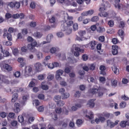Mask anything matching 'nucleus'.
<instances>
[{
    "instance_id": "obj_1",
    "label": "nucleus",
    "mask_w": 129,
    "mask_h": 129,
    "mask_svg": "<svg viewBox=\"0 0 129 129\" xmlns=\"http://www.w3.org/2000/svg\"><path fill=\"white\" fill-rule=\"evenodd\" d=\"M110 7V5L108 2H105L101 4L100 7L99 9V11L100 12L103 11L106 9V7Z\"/></svg>"
},
{
    "instance_id": "obj_2",
    "label": "nucleus",
    "mask_w": 129,
    "mask_h": 129,
    "mask_svg": "<svg viewBox=\"0 0 129 129\" xmlns=\"http://www.w3.org/2000/svg\"><path fill=\"white\" fill-rule=\"evenodd\" d=\"M63 73V71L61 70H59L57 71L55 77L57 80H60L61 79V78L60 77V76L62 75Z\"/></svg>"
},
{
    "instance_id": "obj_3",
    "label": "nucleus",
    "mask_w": 129,
    "mask_h": 129,
    "mask_svg": "<svg viewBox=\"0 0 129 129\" xmlns=\"http://www.w3.org/2000/svg\"><path fill=\"white\" fill-rule=\"evenodd\" d=\"M118 46L116 45L112 46V52L113 55H116L118 54Z\"/></svg>"
},
{
    "instance_id": "obj_4",
    "label": "nucleus",
    "mask_w": 129,
    "mask_h": 129,
    "mask_svg": "<svg viewBox=\"0 0 129 129\" xmlns=\"http://www.w3.org/2000/svg\"><path fill=\"white\" fill-rule=\"evenodd\" d=\"M73 24V22L72 21H67L65 22L62 24V27L63 29L64 30V27L65 25H67L68 27L71 26Z\"/></svg>"
},
{
    "instance_id": "obj_5",
    "label": "nucleus",
    "mask_w": 129,
    "mask_h": 129,
    "mask_svg": "<svg viewBox=\"0 0 129 129\" xmlns=\"http://www.w3.org/2000/svg\"><path fill=\"white\" fill-rule=\"evenodd\" d=\"M64 26V30L63 29L62 27V24L61 25V28L62 31H66V33L67 34H69L71 33L72 32V30L70 28H68V27L66 25H65Z\"/></svg>"
},
{
    "instance_id": "obj_6",
    "label": "nucleus",
    "mask_w": 129,
    "mask_h": 129,
    "mask_svg": "<svg viewBox=\"0 0 129 129\" xmlns=\"http://www.w3.org/2000/svg\"><path fill=\"white\" fill-rule=\"evenodd\" d=\"M80 45L78 44H74L73 45V48L75 49V50L83 52L84 51V50H81L80 49Z\"/></svg>"
},
{
    "instance_id": "obj_7",
    "label": "nucleus",
    "mask_w": 129,
    "mask_h": 129,
    "mask_svg": "<svg viewBox=\"0 0 129 129\" xmlns=\"http://www.w3.org/2000/svg\"><path fill=\"white\" fill-rule=\"evenodd\" d=\"M59 63L57 62H54V63L49 64L48 65V67L50 69H53L54 67H57L59 66Z\"/></svg>"
},
{
    "instance_id": "obj_8",
    "label": "nucleus",
    "mask_w": 129,
    "mask_h": 129,
    "mask_svg": "<svg viewBox=\"0 0 129 129\" xmlns=\"http://www.w3.org/2000/svg\"><path fill=\"white\" fill-rule=\"evenodd\" d=\"M19 104L17 103H15L14 104V112L17 113H18L20 111V109L19 108Z\"/></svg>"
},
{
    "instance_id": "obj_9",
    "label": "nucleus",
    "mask_w": 129,
    "mask_h": 129,
    "mask_svg": "<svg viewBox=\"0 0 129 129\" xmlns=\"http://www.w3.org/2000/svg\"><path fill=\"white\" fill-rule=\"evenodd\" d=\"M35 66L38 71L39 72L41 70V64L40 63L37 62L35 64Z\"/></svg>"
},
{
    "instance_id": "obj_10",
    "label": "nucleus",
    "mask_w": 129,
    "mask_h": 129,
    "mask_svg": "<svg viewBox=\"0 0 129 129\" xmlns=\"http://www.w3.org/2000/svg\"><path fill=\"white\" fill-rule=\"evenodd\" d=\"M42 34L40 32L37 31L35 32L33 34V35L35 37L37 38H40L42 36Z\"/></svg>"
},
{
    "instance_id": "obj_11",
    "label": "nucleus",
    "mask_w": 129,
    "mask_h": 129,
    "mask_svg": "<svg viewBox=\"0 0 129 129\" xmlns=\"http://www.w3.org/2000/svg\"><path fill=\"white\" fill-rule=\"evenodd\" d=\"M32 71L31 68L29 67H26L25 69V72L26 74H25L24 76H27V75H28V74L30 73Z\"/></svg>"
},
{
    "instance_id": "obj_12",
    "label": "nucleus",
    "mask_w": 129,
    "mask_h": 129,
    "mask_svg": "<svg viewBox=\"0 0 129 129\" xmlns=\"http://www.w3.org/2000/svg\"><path fill=\"white\" fill-rule=\"evenodd\" d=\"M100 69L101 70L100 72V74L104 75L106 74V73L104 71L106 69L105 67L103 66H101L100 67Z\"/></svg>"
},
{
    "instance_id": "obj_13",
    "label": "nucleus",
    "mask_w": 129,
    "mask_h": 129,
    "mask_svg": "<svg viewBox=\"0 0 129 129\" xmlns=\"http://www.w3.org/2000/svg\"><path fill=\"white\" fill-rule=\"evenodd\" d=\"M7 77L2 75L0 74V80L3 82L7 83L9 82L8 80L6 79Z\"/></svg>"
},
{
    "instance_id": "obj_14",
    "label": "nucleus",
    "mask_w": 129,
    "mask_h": 129,
    "mask_svg": "<svg viewBox=\"0 0 129 129\" xmlns=\"http://www.w3.org/2000/svg\"><path fill=\"white\" fill-rule=\"evenodd\" d=\"M4 68L8 71H11L12 70V68L8 64L5 63L3 65Z\"/></svg>"
},
{
    "instance_id": "obj_15",
    "label": "nucleus",
    "mask_w": 129,
    "mask_h": 129,
    "mask_svg": "<svg viewBox=\"0 0 129 129\" xmlns=\"http://www.w3.org/2000/svg\"><path fill=\"white\" fill-rule=\"evenodd\" d=\"M112 70L115 74L118 75L119 74V70L116 66H114L112 67Z\"/></svg>"
},
{
    "instance_id": "obj_16",
    "label": "nucleus",
    "mask_w": 129,
    "mask_h": 129,
    "mask_svg": "<svg viewBox=\"0 0 129 129\" xmlns=\"http://www.w3.org/2000/svg\"><path fill=\"white\" fill-rule=\"evenodd\" d=\"M94 101V100H91L89 101L87 104L88 106L91 108H93L94 107L95 105L94 103L93 102Z\"/></svg>"
},
{
    "instance_id": "obj_17",
    "label": "nucleus",
    "mask_w": 129,
    "mask_h": 129,
    "mask_svg": "<svg viewBox=\"0 0 129 129\" xmlns=\"http://www.w3.org/2000/svg\"><path fill=\"white\" fill-rule=\"evenodd\" d=\"M27 47L28 49L31 50L32 52H34L36 51V50L34 48L31 44H28Z\"/></svg>"
},
{
    "instance_id": "obj_18",
    "label": "nucleus",
    "mask_w": 129,
    "mask_h": 129,
    "mask_svg": "<svg viewBox=\"0 0 129 129\" xmlns=\"http://www.w3.org/2000/svg\"><path fill=\"white\" fill-rule=\"evenodd\" d=\"M88 45L91 47V49L93 50L95 48L96 43L95 41H92L90 42Z\"/></svg>"
},
{
    "instance_id": "obj_19",
    "label": "nucleus",
    "mask_w": 129,
    "mask_h": 129,
    "mask_svg": "<svg viewBox=\"0 0 129 129\" xmlns=\"http://www.w3.org/2000/svg\"><path fill=\"white\" fill-rule=\"evenodd\" d=\"M18 95L17 93H15L14 94L11 100V101L12 102H14L17 99Z\"/></svg>"
},
{
    "instance_id": "obj_20",
    "label": "nucleus",
    "mask_w": 129,
    "mask_h": 129,
    "mask_svg": "<svg viewBox=\"0 0 129 129\" xmlns=\"http://www.w3.org/2000/svg\"><path fill=\"white\" fill-rule=\"evenodd\" d=\"M70 95L69 93L67 92H64L61 95L62 99H65L69 97Z\"/></svg>"
},
{
    "instance_id": "obj_21",
    "label": "nucleus",
    "mask_w": 129,
    "mask_h": 129,
    "mask_svg": "<svg viewBox=\"0 0 129 129\" xmlns=\"http://www.w3.org/2000/svg\"><path fill=\"white\" fill-rule=\"evenodd\" d=\"M36 55L37 59L38 60L40 59L43 58V54L41 52H37Z\"/></svg>"
},
{
    "instance_id": "obj_22",
    "label": "nucleus",
    "mask_w": 129,
    "mask_h": 129,
    "mask_svg": "<svg viewBox=\"0 0 129 129\" xmlns=\"http://www.w3.org/2000/svg\"><path fill=\"white\" fill-rule=\"evenodd\" d=\"M98 15L100 17H106L108 16V14L106 12H100L99 13Z\"/></svg>"
},
{
    "instance_id": "obj_23",
    "label": "nucleus",
    "mask_w": 129,
    "mask_h": 129,
    "mask_svg": "<svg viewBox=\"0 0 129 129\" xmlns=\"http://www.w3.org/2000/svg\"><path fill=\"white\" fill-rule=\"evenodd\" d=\"M17 30V28L14 29L12 27H10L8 30V31L10 34L14 32H16Z\"/></svg>"
},
{
    "instance_id": "obj_24",
    "label": "nucleus",
    "mask_w": 129,
    "mask_h": 129,
    "mask_svg": "<svg viewBox=\"0 0 129 129\" xmlns=\"http://www.w3.org/2000/svg\"><path fill=\"white\" fill-rule=\"evenodd\" d=\"M89 115H86V117L90 119H92L93 117V114L92 112L90 111L89 113Z\"/></svg>"
},
{
    "instance_id": "obj_25",
    "label": "nucleus",
    "mask_w": 129,
    "mask_h": 129,
    "mask_svg": "<svg viewBox=\"0 0 129 129\" xmlns=\"http://www.w3.org/2000/svg\"><path fill=\"white\" fill-rule=\"evenodd\" d=\"M107 125L109 126L110 128H111L114 126V124H113V123L110 120H107Z\"/></svg>"
},
{
    "instance_id": "obj_26",
    "label": "nucleus",
    "mask_w": 129,
    "mask_h": 129,
    "mask_svg": "<svg viewBox=\"0 0 129 129\" xmlns=\"http://www.w3.org/2000/svg\"><path fill=\"white\" fill-rule=\"evenodd\" d=\"M20 75V73L19 71H17L15 72L14 74V76L16 78L19 77Z\"/></svg>"
},
{
    "instance_id": "obj_27",
    "label": "nucleus",
    "mask_w": 129,
    "mask_h": 129,
    "mask_svg": "<svg viewBox=\"0 0 129 129\" xmlns=\"http://www.w3.org/2000/svg\"><path fill=\"white\" fill-rule=\"evenodd\" d=\"M53 37V35H52L50 34L48 35L46 38V40H47V39L48 40L47 42H50L51 41V39Z\"/></svg>"
},
{
    "instance_id": "obj_28",
    "label": "nucleus",
    "mask_w": 129,
    "mask_h": 129,
    "mask_svg": "<svg viewBox=\"0 0 129 129\" xmlns=\"http://www.w3.org/2000/svg\"><path fill=\"white\" fill-rule=\"evenodd\" d=\"M3 45L7 46H10L12 45V43L10 41H3Z\"/></svg>"
},
{
    "instance_id": "obj_29",
    "label": "nucleus",
    "mask_w": 129,
    "mask_h": 129,
    "mask_svg": "<svg viewBox=\"0 0 129 129\" xmlns=\"http://www.w3.org/2000/svg\"><path fill=\"white\" fill-rule=\"evenodd\" d=\"M101 115L105 116L106 118H109L110 116V114L109 113H108L104 112Z\"/></svg>"
},
{
    "instance_id": "obj_30",
    "label": "nucleus",
    "mask_w": 129,
    "mask_h": 129,
    "mask_svg": "<svg viewBox=\"0 0 129 129\" xmlns=\"http://www.w3.org/2000/svg\"><path fill=\"white\" fill-rule=\"evenodd\" d=\"M99 18L98 16H95L93 17L91 19L92 22H96L99 20Z\"/></svg>"
},
{
    "instance_id": "obj_31",
    "label": "nucleus",
    "mask_w": 129,
    "mask_h": 129,
    "mask_svg": "<svg viewBox=\"0 0 129 129\" xmlns=\"http://www.w3.org/2000/svg\"><path fill=\"white\" fill-rule=\"evenodd\" d=\"M54 75L53 74H49L47 78L49 81L53 79L54 78Z\"/></svg>"
},
{
    "instance_id": "obj_32",
    "label": "nucleus",
    "mask_w": 129,
    "mask_h": 129,
    "mask_svg": "<svg viewBox=\"0 0 129 129\" xmlns=\"http://www.w3.org/2000/svg\"><path fill=\"white\" fill-rule=\"evenodd\" d=\"M120 125L122 127H125L126 125V122L125 121H122L120 124Z\"/></svg>"
},
{
    "instance_id": "obj_33",
    "label": "nucleus",
    "mask_w": 129,
    "mask_h": 129,
    "mask_svg": "<svg viewBox=\"0 0 129 129\" xmlns=\"http://www.w3.org/2000/svg\"><path fill=\"white\" fill-rule=\"evenodd\" d=\"M88 67H89V69L91 70H93L94 69L95 66L94 64H91L89 65Z\"/></svg>"
},
{
    "instance_id": "obj_34",
    "label": "nucleus",
    "mask_w": 129,
    "mask_h": 129,
    "mask_svg": "<svg viewBox=\"0 0 129 129\" xmlns=\"http://www.w3.org/2000/svg\"><path fill=\"white\" fill-rule=\"evenodd\" d=\"M18 119L19 121L21 123L24 121L23 117L22 115L19 116L18 117Z\"/></svg>"
},
{
    "instance_id": "obj_35",
    "label": "nucleus",
    "mask_w": 129,
    "mask_h": 129,
    "mask_svg": "<svg viewBox=\"0 0 129 129\" xmlns=\"http://www.w3.org/2000/svg\"><path fill=\"white\" fill-rule=\"evenodd\" d=\"M64 104V103L63 101H58L57 104V105L59 106H62Z\"/></svg>"
},
{
    "instance_id": "obj_36",
    "label": "nucleus",
    "mask_w": 129,
    "mask_h": 129,
    "mask_svg": "<svg viewBox=\"0 0 129 129\" xmlns=\"http://www.w3.org/2000/svg\"><path fill=\"white\" fill-rule=\"evenodd\" d=\"M14 2H11L9 3L8 6L10 8H13L15 7Z\"/></svg>"
},
{
    "instance_id": "obj_37",
    "label": "nucleus",
    "mask_w": 129,
    "mask_h": 129,
    "mask_svg": "<svg viewBox=\"0 0 129 129\" xmlns=\"http://www.w3.org/2000/svg\"><path fill=\"white\" fill-rule=\"evenodd\" d=\"M14 4L15 6L14 8H16L17 9H18L19 8L20 6V4L19 2H14Z\"/></svg>"
},
{
    "instance_id": "obj_38",
    "label": "nucleus",
    "mask_w": 129,
    "mask_h": 129,
    "mask_svg": "<svg viewBox=\"0 0 129 129\" xmlns=\"http://www.w3.org/2000/svg\"><path fill=\"white\" fill-rule=\"evenodd\" d=\"M126 105V103L124 102H122L120 104V107L121 108H124Z\"/></svg>"
},
{
    "instance_id": "obj_39",
    "label": "nucleus",
    "mask_w": 129,
    "mask_h": 129,
    "mask_svg": "<svg viewBox=\"0 0 129 129\" xmlns=\"http://www.w3.org/2000/svg\"><path fill=\"white\" fill-rule=\"evenodd\" d=\"M7 37L9 40L10 41L12 40V35L10 33H7Z\"/></svg>"
},
{
    "instance_id": "obj_40",
    "label": "nucleus",
    "mask_w": 129,
    "mask_h": 129,
    "mask_svg": "<svg viewBox=\"0 0 129 129\" xmlns=\"http://www.w3.org/2000/svg\"><path fill=\"white\" fill-rule=\"evenodd\" d=\"M99 79L100 82L103 83L106 80V78L104 77H99Z\"/></svg>"
},
{
    "instance_id": "obj_41",
    "label": "nucleus",
    "mask_w": 129,
    "mask_h": 129,
    "mask_svg": "<svg viewBox=\"0 0 129 129\" xmlns=\"http://www.w3.org/2000/svg\"><path fill=\"white\" fill-rule=\"evenodd\" d=\"M108 24L110 26L112 27L114 24V21L113 20H110L108 22Z\"/></svg>"
},
{
    "instance_id": "obj_42",
    "label": "nucleus",
    "mask_w": 129,
    "mask_h": 129,
    "mask_svg": "<svg viewBox=\"0 0 129 129\" xmlns=\"http://www.w3.org/2000/svg\"><path fill=\"white\" fill-rule=\"evenodd\" d=\"M22 33L23 34L25 35L26 34L28 33V31L26 28H24L21 30Z\"/></svg>"
},
{
    "instance_id": "obj_43",
    "label": "nucleus",
    "mask_w": 129,
    "mask_h": 129,
    "mask_svg": "<svg viewBox=\"0 0 129 129\" xmlns=\"http://www.w3.org/2000/svg\"><path fill=\"white\" fill-rule=\"evenodd\" d=\"M43 82H42V89L44 90H47L48 89V86L47 85H44Z\"/></svg>"
},
{
    "instance_id": "obj_44",
    "label": "nucleus",
    "mask_w": 129,
    "mask_h": 129,
    "mask_svg": "<svg viewBox=\"0 0 129 129\" xmlns=\"http://www.w3.org/2000/svg\"><path fill=\"white\" fill-rule=\"evenodd\" d=\"M38 98L40 99L43 100L44 98V95L42 94H40L38 95Z\"/></svg>"
},
{
    "instance_id": "obj_45",
    "label": "nucleus",
    "mask_w": 129,
    "mask_h": 129,
    "mask_svg": "<svg viewBox=\"0 0 129 129\" xmlns=\"http://www.w3.org/2000/svg\"><path fill=\"white\" fill-rule=\"evenodd\" d=\"M82 58L83 60L86 61L88 59V56L87 54H84L82 55Z\"/></svg>"
},
{
    "instance_id": "obj_46",
    "label": "nucleus",
    "mask_w": 129,
    "mask_h": 129,
    "mask_svg": "<svg viewBox=\"0 0 129 129\" xmlns=\"http://www.w3.org/2000/svg\"><path fill=\"white\" fill-rule=\"evenodd\" d=\"M73 29L74 30H77L78 29V25L77 23H75L73 26Z\"/></svg>"
},
{
    "instance_id": "obj_47",
    "label": "nucleus",
    "mask_w": 129,
    "mask_h": 129,
    "mask_svg": "<svg viewBox=\"0 0 129 129\" xmlns=\"http://www.w3.org/2000/svg\"><path fill=\"white\" fill-rule=\"evenodd\" d=\"M62 109L60 108H57L55 109V111L57 113H60L62 111Z\"/></svg>"
},
{
    "instance_id": "obj_48",
    "label": "nucleus",
    "mask_w": 129,
    "mask_h": 129,
    "mask_svg": "<svg viewBox=\"0 0 129 129\" xmlns=\"http://www.w3.org/2000/svg\"><path fill=\"white\" fill-rule=\"evenodd\" d=\"M36 6V4L35 2H31L30 5V7L32 9H34Z\"/></svg>"
},
{
    "instance_id": "obj_49",
    "label": "nucleus",
    "mask_w": 129,
    "mask_h": 129,
    "mask_svg": "<svg viewBox=\"0 0 129 129\" xmlns=\"http://www.w3.org/2000/svg\"><path fill=\"white\" fill-rule=\"evenodd\" d=\"M121 98L123 100L126 101L129 100V98L127 97L124 95H122L121 96Z\"/></svg>"
},
{
    "instance_id": "obj_50",
    "label": "nucleus",
    "mask_w": 129,
    "mask_h": 129,
    "mask_svg": "<svg viewBox=\"0 0 129 129\" xmlns=\"http://www.w3.org/2000/svg\"><path fill=\"white\" fill-rule=\"evenodd\" d=\"M56 19L54 16L52 17L51 19H49V21L51 23H53L55 22Z\"/></svg>"
},
{
    "instance_id": "obj_51",
    "label": "nucleus",
    "mask_w": 129,
    "mask_h": 129,
    "mask_svg": "<svg viewBox=\"0 0 129 129\" xmlns=\"http://www.w3.org/2000/svg\"><path fill=\"white\" fill-rule=\"evenodd\" d=\"M79 34V35L81 36H83L84 35H85V31L84 30L82 31L81 30L80 31L78 32Z\"/></svg>"
},
{
    "instance_id": "obj_52",
    "label": "nucleus",
    "mask_w": 129,
    "mask_h": 129,
    "mask_svg": "<svg viewBox=\"0 0 129 129\" xmlns=\"http://www.w3.org/2000/svg\"><path fill=\"white\" fill-rule=\"evenodd\" d=\"M11 124L12 126H15L17 124V122L16 121H13L11 122Z\"/></svg>"
},
{
    "instance_id": "obj_53",
    "label": "nucleus",
    "mask_w": 129,
    "mask_h": 129,
    "mask_svg": "<svg viewBox=\"0 0 129 129\" xmlns=\"http://www.w3.org/2000/svg\"><path fill=\"white\" fill-rule=\"evenodd\" d=\"M71 71V69L70 68L67 67L64 70V72L66 73H68Z\"/></svg>"
},
{
    "instance_id": "obj_54",
    "label": "nucleus",
    "mask_w": 129,
    "mask_h": 129,
    "mask_svg": "<svg viewBox=\"0 0 129 129\" xmlns=\"http://www.w3.org/2000/svg\"><path fill=\"white\" fill-rule=\"evenodd\" d=\"M18 52V49L17 48L14 49L13 50V53L15 55H17Z\"/></svg>"
},
{
    "instance_id": "obj_55",
    "label": "nucleus",
    "mask_w": 129,
    "mask_h": 129,
    "mask_svg": "<svg viewBox=\"0 0 129 129\" xmlns=\"http://www.w3.org/2000/svg\"><path fill=\"white\" fill-rule=\"evenodd\" d=\"M5 17L7 19L10 18L12 16V15L9 13H6L5 15Z\"/></svg>"
},
{
    "instance_id": "obj_56",
    "label": "nucleus",
    "mask_w": 129,
    "mask_h": 129,
    "mask_svg": "<svg viewBox=\"0 0 129 129\" xmlns=\"http://www.w3.org/2000/svg\"><path fill=\"white\" fill-rule=\"evenodd\" d=\"M38 110L40 112H43L44 110V107L42 106H40L38 107Z\"/></svg>"
},
{
    "instance_id": "obj_57",
    "label": "nucleus",
    "mask_w": 129,
    "mask_h": 129,
    "mask_svg": "<svg viewBox=\"0 0 129 129\" xmlns=\"http://www.w3.org/2000/svg\"><path fill=\"white\" fill-rule=\"evenodd\" d=\"M98 89L95 88L92 89L91 91V92L93 94L96 93L98 91Z\"/></svg>"
},
{
    "instance_id": "obj_58",
    "label": "nucleus",
    "mask_w": 129,
    "mask_h": 129,
    "mask_svg": "<svg viewBox=\"0 0 129 129\" xmlns=\"http://www.w3.org/2000/svg\"><path fill=\"white\" fill-rule=\"evenodd\" d=\"M35 118L34 117H30L29 118L28 120V122L29 123H31V122H33Z\"/></svg>"
},
{
    "instance_id": "obj_59",
    "label": "nucleus",
    "mask_w": 129,
    "mask_h": 129,
    "mask_svg": "<svg viewBox=\"0 0 129 129\" xmlns=\"http://www.w3.org/2000/svg\"><path fill=\"white\" fill-rule=\"evenodd\" d=\"M82 121L81 120L78 119L76 121V123L79 126L82 123Z\"/></svg>"
},
{
    "instance_id": "obj_60",
    "label": "nucleus",
    "mask_w": 129,
    "mask_h": 129,
    "mask_svg": "<svg viewBox=\"0 0 129 129\" xmlns=\"http://www.w3.org/2000/svg\"><path fill=\"white\" fill-rule=\"evenodd\" d=\"M99 118L100 121L101 122H103L105 120V118L102 116H100L99 117Z\"/></svg>"
},
{
    "instance_id": "obj_61",
    "label": "nucleus",
    "mask_w": 129,
    "mask_h": 129,
    "mask_svg": "<svg viewBox=\"0 0 129 129\" xmlns=\"http://www.w3.org/2000/svg\"><path fill=\"white\" fill-rule=\"evenodd\" d=\"M7 115L6 113L5 112H2L0 114V116L3 118H4Z\"/></svg>"
},
{
    "instance_id": "obj_62",
    "label": "nucleus",
    "mask_w": 129,
    "mask_h": 129,
    "mask_svg": "<svg viewBox=\"0 0 129 129\" xmlns=\"http://www.w3.org/2000/svg\"><path fill=\"white\" fill-rule=\"evenodd\" d=\"M15 114L12 112H11L9 114V117L11 118H14V117Z\"/></svg>"
},
{
    "instance_id": "obj_63",
    "label": "nucleus",
    "mask_w": 129,
    "mask_h": 129,
    "mask_svg": "<svg viewBox=\"0 0 129 129\" xmlns=\"http://www.w3.org/2000/svg\"><path fill=\"white\" fill-rule=\"evenodd\" d=\"M35 83L33 81H31L29 84L28 86L29 87H33L35 86Z\"/></svg>"
},
{
    "instance_id": "obj_64",
    "label": "nucleus",
    "mask_w": 129,
    "mask_h": 129,
    "mask_svg": "<svg viewBox=\"0 0 129 129\" xmlns=\"http://www.w3.org/2000/svg\"><path fill=\"white\" fill-rule=\"evenodd\" d=\"M99 40L101 42H103L105 40V37L103 36H100L99 38Z\"/></svg>"
}]
</instances>
